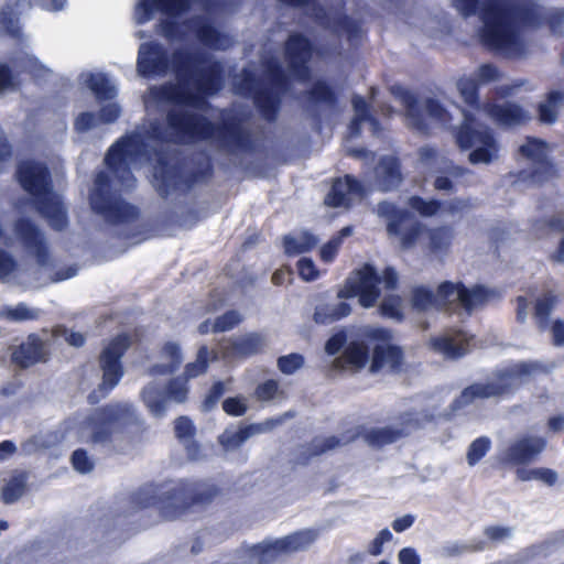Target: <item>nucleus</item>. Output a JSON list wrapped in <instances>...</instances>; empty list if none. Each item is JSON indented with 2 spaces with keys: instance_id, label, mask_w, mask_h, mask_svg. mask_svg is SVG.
<instances>
[{
  "instance_id": "obj_1",
  "label": "nucleus",
  "mask_w": 564,
  "mask_h": 564,
  "mask_svg": "<svg viewBox=\"0 0 564 564\" xmlns=\"http://www.w3.org/2000/svg\"><path fill=\"white\" fill-rule=\"evenodd\" d=\"M172 65L177 84L151 88L144 97L149 111L173 107L167 115L166 129L162 131L156 123H151L150 128L142 127L113 144L105 159L108 169L126 188L134 184L130 170L150 161V149L158 155L155 147L159 141L189 143L196 140H219L225 134L223 129L208 122L205 117L189 111V108L203 109V95L219 89L220 66L210 59H200L184 52L174 54Z\"/></svg>"
},
{
  "instance_id": "obj_2",
  "label": "nucleus",
  "mask_w": 564,
  "mask_h": 564,
  "mask_svg": "<svg viewBox=\"0 0 564 564\" xmlns=\"http://www.w3.org/2000/svg\"><path fill=\"white\" fill-rule=\"evenodd\" d=\"M400 99L406 110L408 124L417 130L424 131L431 124L453 127L454 119L462 118L463 122L455 132V140L460 149H473L469 154L471 164H490L498 160L500 152V145L491 131L479 122L480 113L489 117L498 126L508 128L525 124L532 119L528 109L510 101L487 102L481 107H475L474 112H465L453 102L444 105L434 98L419 101L408 90L400 93Z\"/></svg>"
},
{
  "instance_id": "obj_3",
  "label": "nucleus",
  "mask_w": 564,
  "mask_h": 564,
  "mask_svg": "<svg viewBox=\"0 0 564 564\" xmlns=\"http://www.w3.org/2000/svg\"><path fill=\"white\" fill-rule=\"evenodd\" d=\"M131 414L132 406L128 403L110 404L91 414H79L65 422V433L61 437L51 433L34 435L22 444V451L33 454L61 441L106 444Z\"/></svg>"
},
{
  "instance_id": "obj_4",
  "label": "nucleus",
  "mask_w": 564,
  "mask_h": 564,
  "mask_svg": "<svg viewBox=\"0 0 564 564\" xmlns=\"http://www.w3.org/2000/svg\"><path fill=\"white\" fill-rule=\"evenodd\" d=\"M191 8L189 0H138L134 9V21L143 24L153 19L154 10L164 15L161 22L162 34L171 41L196 37L210 48L225 50L231 41L218 33L205 19L187 22L183 19Z\"/></svg>"
},
{
  "instance_id": "obj_5",
  "label": "nucleus",
  "mask_w": 564,
  "mask_h": 564,
  "mask_svg": "<svg viewBox=\"0 0 564 564\" xmlns=\"http://www.w3.org/2000/svg\"><path fill=\"white\" fill-rule=\"evenodd\" d=\"M452 3L464 17L479 15L482 22L479 36L487 46L509 55L520 53L513 18L502 0H452Z\"/></svg>"
},
{
  "instance_id": "obj_6",
  "label": "nucleus",
  "mask_w": 564,
  "mask_h": 564,
  "mask_svg": "<svg viewBox=\"0 0 564 564\" xmlns=\"http://www.w3.org/2000/svg\"><path fill=\"white\" fill-rule=\"evenodd\" d=\"M390 340L391 333L388 329L366 326L360 330L359 338L350 341L343 356L334 360V367L340 370L360 369L368 359L371 345L373 354L370 371L375 373L383 369L397 370L402 364L403 354Z\"/></svg>"
},
{
  "instance_id": "obj_7",
  "label": "nucleus",
  "mask_w": 564,
  "mask_h": 564,
  "mask_svg": "<svg viewBox=\"0 0 564 564\" xmlns=\"http://www.w3.org/2000/svg\"><path fill=\"white\" fill-rule=\"evenodd\" d=\"M23 189L31 196L32 204L56 230L67 226L66 209L61 196L52 191L47 169L37 162H22L17 171Z\"/></svg>"
},
{
  "instance_id": "obj_8",
  "label": "nucleus",
  "mask_w": 564,
  "mask_h": 564,
  "mask_svg": "<svg viewBox=\"0 0 564 564\" xmlns=\"http://www.w3.org/2000/svg\"><path fill=\"white\" fill-rule=\"evenodd\" d=\"M546 371L540 362H520L495 372L485 382L474 383L464 389L454 400V411L460 410L478 400L506 397L514 392L530 377Z\"/></svg>"
},
{
  "instance_id": "obj_9",
  "label": "nucleus",
  "mask_w": 564,
  "mask_h": 564,
  "mask_svg": "<svg viewBox=\"0 0 564 564\" xmlns=\"http://www.w3.org/2000/svg\"><path fill=\"white\" fill-rule=\"evenodd\" d=\"M395 284L397 273L393 269L388 268L380 275L372 265L365 264L349 275L344 288L338 291L337 297L339 300L358 297L359 304L369 308L377 303L381 294V285L390 290Z\"/></svg>"
},
{
  "instance_id": "obj_10",
  "label": "nucleus",
  "mask_w": 564,
  "mask_h": 564,
  "mask_svg": "<svg viewBox=\"0 0 564 564\" xmlns=\"http://www.w3.org/2000/svg\"><path fill=\"white\" fill-rule=\"evenodd\" d=\"M489 291L482 286L466 289L460 283L443 282L436 293L438 308H463L470 314L489 299Z\"/></svg>"
},
{
  "instance_id": "obj_11",
  "label": "nucleus",
  "mask_w": 564,
  "mask_h": 564,
  "mask_svg": "<svg viewBox=\"0 0 564 564\" xmlns=\"http://www.w3.org/2000/svg\"><path fill=\"white\" fill-rule=\"evenodd\" d=\"M129 346L130 338L127 335H118L102 349L99 360L102 371V381L98 390L100 395H105L119 383L123 375L120 358Z\"/></svg>"
},
{
  "instance_id": "obj_12",
  "label": "nucleus",
  "mask_w": 564,
  "mask_h": 564,
  "mask_svg": "<svg viewBox=\"0 0 564 564\" xmlns=\"http://www.w3.org/2000/svg\"><path fill=\"white\" fill-rule=\"evenodd\" d=\"M378 214L379 216L386 217L388 219V234L390 236H397L399 239V245L402 249L413 248L422 231L425 229L424 226L416 223L411 228L404 230L401 228L405 218H408V213L401 209H398L391 203H381L378 205Z\"/></svg>"
},
{
  "instance_id": "obj_13",
  "label": "nucleus",
  "mask_w": 564,
  "mask_h": 564,
  "mask_svg": "<svg viewBox=\"0 0 564 564\" xmlns=\"http://www.w3.org/2000/svg\"><path fill=\"white\" fill-rule=\"evenodd\" d=\"M546 442L536 435H522L512 440L499 455L502 463L525 465L534 460L545 448Z\"/></svg>"
},
{
  "instance_id": "obj_14",
  "label": "nucleus",
  "mask_w": 564,
  "mask_h": 564,
  "mask_svg": "<svg viewBox=\"0 0 564 564\" xmlns=\"http://www.w3.org/2000/svg\"><path fill=\"white\" fill-rule=\"evenodd\" d=\"M109 178L105 172H100L95 180V187L90 195V204L95 212L104 215L109 221H120L126 213L132 210L127 204L112 200L106 192Z\"/></svg>"
},
{
  "instance_id": "obj_15",
  "label": "nucleus",
  "mask_w": 564,
  "mask_h": 564,
  "mask_svg": "<svg viewBox=\"0 0 564 564\" xmlns=\"http://www.w3.org/2000/svg\"><path fill=\"white\" fill-rule=\"evenodd\" d=\"M281 422L282 419L279 417L268 419L263 422L246 426H230L219 435V444L221 445L225 452L236 451L250 437L268 433L272 431Z\"/></svg>"
},
{
  "instance_id": "obj_16",
  "label": "nucleus",
  "mask_w": 564,
  "mask_h": 564,
  "mask_svg": "<svg viewBox=\"0 0 564 564\" xmlns=\"http://www.w3.org/2000/svg\"><path fill=\"white\" fill-rule=\"evenodd\" d=\"M409 206L423 217H432L435 215L441 216H456L463 214L468 209L469 204L464 199H449L444 203H438L433 199H423L413 196L409 199Z\"/></svg>"
},
{
  "instance_id": "obj_17",
  "label": "nucleus",
  "mask_w": 564,
  "mask_h": 564,
  "mask_svg": "<svg viewBox=\"0 0 564 564\" xmlns=\"http://www.w3.org/2000/svg\"><path fill=\"white\" fill-rule=\"evenodd\" d=\"M48 334L44 338L37 335H30L12 354L13 361L22 368H26L39 361H44L48 349Z\"/></svg>"
},
{
  "instance_id": "obj_18",
  "label": "nucleus",
  "mask_w": 564,
  "mask_h": 564,
  "mask_svg": "<svg viewBox=\"0 0 564 564\" xmlns=\"http://www.w3.org/2000/svg\"><path fill=\"white\" fill-rule=\"evenodd\" d=\"M15 236L28 252L35 256L39 264L44 265L46 263L48 257L47 246L43 235L33 224L26 220H20L15 225Z\"/></svg>"
},
{
  "instance_id": "obj_19",
  "label": "nucleus",
  "mask_w": 564,
  "mask_h": 564,
  "mask_svg": "<svg viewBox=\"0 0 564 564\" xmlns=\"http://www.w3.org/2000/svg\"><path fill=\"white\" fill-rule=\"evenodd\" d=\"M264 346L261 335L250 333L231 337L220 345V352L225 359L248 357L257 354Z\"/></svg>"
},
{
  "instance_id": "obj_20",
  "label": "nucleus",
  "mask_w": 564,
  "mask_h": 564,
  "mask_svg": "<svg viewBox=\"0 0 564 564\" xmlns=\"http://www.w3.org/2000/svg\"><path fill=\"white\" fill-rule=\"evenodd\" d=\"M167 61L159 44H141L138 52L137 70L141 76L160 75L167 69Z\"/></svg>"
},
{
  "instance_id": "obj_21",
  "label": "nucleus",
  "mask_w": 564,
  "mask_h": 564,
  "mask_svg": "<svg viewBox=\"0 0 564 564\" xmlns=\"http://www.w3.org/2000/svg\"><path fill=\"white\" fill-rule=\"evenodd\" d=\"M473 337L462 332H447L438 337L431 339V346L434 351L443 355L445 358H458L467 354Z\"/></svg>"
},
{
  "instance_id": "obj_22",
  "label": "nucleus",
  "mask_w": 564,
  "mask_h": 564,
  "mask_svg": "<svg viewBox=\"0 0 564 564\" xmlns=\"http://www.w3.org/2000/svg\"><path fill=\"white\" fill-rule=\"evenodd\" d=\"M286 55L292 74L300 79H305L308 76L305 64L312 55L308 41L297 34L291 35L286 43Z\"/></svg>"
},
{
  "instance_id": "obj_23",
  "label": "nucleus",
  "mask_w": 564,
  "mask_h": 564,
  "mask_svg": "<svg viewBox=\"0 0 564 564\" xmlns=\"http://www.w3.org/2000/svg\"><path fill=\"white\" fill-rule=\"evenodd\" d=\"M362 186L351 176L347 175L344 180H336L330 192L325 198L328 206H348L352 200L362 196Z\"/></svg>"
},
{
  "instance_id": "obj_24",
  "label": "nucleus",
  "mask_w": 564,
  "mask_h": 564,
  "mask_svg": "<svg viewBox=\"0 0 564 564\" xmlns=\"http://www.w3.org/2000/svg\"><path fill=\"white\" fill-rule=\"evenodd\" d=\"M186 491L181 488H171L162 491L159 500L147 501L144 507L158 505L165 519L173 520L178 518L186 507Z\"/></svg>"
},
{
  "instance_id": "obj_25",
  "label": "nucleus",
  "mask_w": 564,
  "mask_h": 564,
  "mask_svg": "<svg viewBox=\"0 0 564 564\" xmlns=\"http://www.w3.org/2000/svg\"><path fill=\"white\" fill-rule=\"evenodd\" d=\"M454 238L455 230L449 226L429 228L425 248L432 257L443 260L449 253Z\"/></svg>"
},
{
  "instance_id": "obj_26",
  "label": "nucleus",
  "mask_w": 564,
  "mask_h": 564,
  "mask_svg": "<svg viewBox=\"0 0 564 564\" xmlns=\"http://www.w3.org/2000/svg\"><path fill=\"white\" fill-rule=\"evenodd\" d=\"M141 400L151 415L162 417L167 410V395L159 381H151L140 392Z\"/></svg>"
},
{
  "instance_id": "obj_27",
  "label": "nucleus",
  "mask_w": 564,
  "mask_h": 564,
  "mask_svg": "<svg viewBox=\"0 0 564 564\" xmlns=\"http://www.w3.org/2000/svg\"><path fill=\"white\" fill-rule=\"evenodd\" d=\"M318 534L315 529H303L278 539V547L283 551L285 556L305 551L316 541Z\"/></svg>"
},
{
  "instance_id": "obj_28",
  "label": "nucleus",
  "mask_w": 564,
  "mask_h": 564,
  "mask_svg": "<svg viewBox=\"0 0 564 564\" xmlns=\"http://www.w3.org/2000/svg\"><path fill=\"white\" fill-rule=\"evenodd\" d=\"M564 107V91H550L536 106L538 120L542 124H554Z\"/></svg>"
},
{
  "instance_id": "obj_29",
  "label": "nucleus",
  "mask_w": 564,
  "mask_h": 564,
  "mask_svg": "<svg viewBox=\"0 0 564 564\" xmlns=\"http://www.w3.org/2000/svg\"><path fill=\"white\" fill-rule=\"evenodd\" d=\"M183 361V355L176 343H165L160 351V362L154 365L151 375H167L174 372Z\"/></svg>"
},
{
  "instance_id": "obj_30",
  "label": "nucleus",
  "mask_w": 564,
  "mask_h": 564,
  "mask_svg": "<svg viewBox=\"0 0 564 564\" xmlns=\"http://www.w3.org/2000/svg\"><path fill=\"white\" fill-rule=\"evenodd\" d=\"M80 83L88 87L99 100L111 99L117 93L115 83L102 73H83Z\"/></svg>"
},
{
  "instance_id": "obj_31",
  "label": "nucleus",
  "mask_w": 564,
  "mask_h": 564,
  "mask_svg": "<svg viewBox=\"0 0 564 564\" xmlns=\"http://www.w3.org/2000/svg\"><path fill=\"white\" fill-rule=\"evenodd\" d=\"M377 186L382 191H389L399 185L401 173L394 158H384L376 167Z\"/></svg>"
},
{
  "instance_id": "obj_32",
  "label": "nucleus",
  "mask_w": 564,
  "mask_h": 564,
  "mask_svg": "<svg viewBox=\"0 0 564 564\" xmlns=\"http://www.w3.org/2000/svg\"><path fill=\"white\" fill-rule=\"evenodd\" d=\"M350 312L349 304L343 301L322 303L316 306L314 321L318 324H330L349 315Z\"/></svg>"
},
{
  "instance_id": "obj_33",
  "label": "nucleus",
  "mask_w": 564,
  "mask_h": 564,
  "mask_svg": "<svg viewBox=\"0 0 564 564\" xmlns=\"http://www.w3.org/2000/svg\"><path fill=\"white\" fill-rule=\"evenodd\" d=\"M42 315V311L37 307L29 306L25 303L17 305L4 306L0 310V318L13 323H22L36 321Z\"/></svg>"
},
{
  "instance_id": "obj_34",
  "label": "nucleus",
  "mask_w": 564,
  "mask_h": 564,
  "mask_svg": "<svg viewBox=\"0 0 564 564\" xmlns=\"http://www.w3.org/2000/svg\"><path fill=\"white\" fill-rule=\"evenodd\" d=\"M519 152L533 163H544L551 152V147L538 138H527L520 145Z\"/></svg>"
},
{
  "instance_id": "obj_35",
  "label": "nucleus",
  "mask_w": 564,
  "mask_h": 564,
  "mask_svg": "<svg viewBox=\"0 0 564 564\" xmlns=\"http://www.w3.org/2000/svg\"><path fill=\"white\" fill-rule=\"evenodd\" d=\"M317 238L307 231H299L285 237L284 248L288 254L295 256L308 252L317 245Z\"/></svg>"
},
{
  "instance_id": "obj_36",
  "label": "nucleus",
  "mask_w": 564,
  "mask_h": 564,
  "mask_svg": "<svg viewBox=\"0 0 564 564\" xmlns=\"http://www.w3.org/2000/svg\"><path fill=\"white\" fill-rule=\"evenodd\" d=\"M158 161L159 165L154 167L153 173V185L161 195H167L170 188L176 185L175 173L164 165L161 158Z\"/></svg>"
},
{
  "instance_id": "obj_37",
  "label": "nucleus",
  "mask_w": 564,
  "mask_h": 564,
  "mask_svg": "<svg viewBox=\"0 0 564 564\" xmlns=\"http://www.w3.org/2000/svg\"><path fill=\"white\" fill-rule=\"evenodd\" d=\"M410 432V427L402 431L392 427L371 430L366 434V441L372 446H382L394 442L401 434Z\"/></svg>"
},
{
  "instance_id": "obj_38",
  "label": "nucleus",
  "mask_w": 564,
  "mask_h": 564,
  "mask_svg": "<svg viewBox=\"0 0 564 564\" xmlns=\"http://www.w3.org/2000/svg\"><path fill=\"white\" fill-rule=\"evenodd\" d=\"M216 355L209 351L206 346L200 347L197 358L194 362L186 365L184 376L186 379L195 378L204 373L207 369L209 360H214Z\"/></svg>"
},
{
  "instance_id": "obj_39",
  "label": "nucleus",
  "mask_w": 564,
  "mask_h": 564,
  "mask_svg": "<svg viewBox=\"0 0 564 564\" xmlns=\"http://www.w3.org/2000/svg\"><path fill=\"white\" fill-rule=\"evenodd\" d=\"M26 477L23 474L13 476L2 489V500L6 503H13L20 499L25 490Z\"/></svg>"
},
{
  "instance_id": "obj_40",
  "label": "nucleus",
  "mask_w": 564,
  "mask_h": 564,
  "mask_svg": "<svg viewBox=\"0 0 564 564\" xmlns=\"http://www.w3.org/2000/svg\"><path fill=\"white\" fill-rule=\"evenodd\" d=\"M175 433L176 436L184 443L187 448L188 454L192 458H197L195 454L196 444L191 441V437L194 433V426L191 420L187 417H180L175 422Z\"/></svg>"
},
{
  "instance_id": "obj_41",
  "label": "nucleus",
  "mask_w": 564,
  "mask_h": 564,
  "mask_svg": "<svg viewBox=\"0 0 564 564\" xmlns=\"http://www.w3.org/2000/svg\"><path fill=\"white\" fill-rule=\"evenodd\" d=\"M352 106H354V110H355V118L352 119L351 124H350V133L352 135L358 134L359 130H360V124L366 120H369L373 130H376L377 121L371 118H368L367 104H366L365 99L362 97H358V96L355 97L352 99Z\"/></svg>"
},
{
  "instance_id": "obj_42",
  "label": "nucleus",
  "mask_w": 564,
  "mask_h": 564,
  "mask_svg": "<svg viewBox=\"0 0 564 564\" xmlns=\"http://www.w3.org/2000/svg\"><path fill=\"white\" fill-rule=\"evenodd\" d=\"M412 305L417 311L438 308L436 294L425 288H417L413 291Z\"/></svg>"
},
{
  "instance_id": "obj_43",
  "label": "nucleus",
  "mask_w": 564,
  "mask_h": 564,
  "mask_svg": "<svg viewBox=\"0 0 564 564\" xmlns=\"http://www.w3.org/2000/svg\"><path fill=\"white\" fill-rule=\"evenodd\" d=\"M556 302L557 297L552 293H546L536 301L535 316L541 328H544L546 326V319L550 313L552 312L553 307L555 306Z\"/></svg>"
},
{
  "instance_id": "obj_44",
  "label": "nucleus",
  "mask_w": 564,
  "mask_h": 564,
  "mask_svg": "<svg viewBox=\"0 0 564 564\" xmlns=\"http://www.w3.org/2000/svg\"><path fill=\"white\" fill-rule=\"evenodd\" d=\"M186 378L177 377L172 379L167 384L163 386L167 399L177 403H182L187 398Z\"/></svg>"
},
{
  "instance_id": "obj_45",
  "label": "nucleus",
  "mask_w": 564,
  "mask_h": 564,
  "mask_svg": "<svg viewBox=\"0 0 564 564\" xmlns=\"http://www.w3.org/2000/svg\"><path fill=\"white\" fill-rule=\"evenodd\" d=\"M456 86L465 102L475 106L477 102V88L479 86L476 78L474 76L462 77L458 79Z\"/></svg>"
},
{
  "instance_id": "obj_46",
  "label": "nucleus",
  "mask_w": 564,
  "mask_h": 564,
  "mask_svg": "<svg viewBox=\"0 0 564 564\" xmlns=\"http://www.w3.org/2000/svg\"><path fill=\"white\" fill-rule=\"evenodd\" d=\"M380 312L382 315L393 318L397 321L403 317V304L402 300L397 295H388L383 299L380 305Z\"/></svg>"
},
{
  "instance_id": "obj_47",
  "label": "nucleus",
  "mask_w": 564,
  "mask_h": 564,
  "mask_svg": "<svg viewBox=\"0 0 564 564\" xmlns=\"http://www.w3.org/2000/svg\"><path fill=\"white\" fill-rule=\"evenodd\" d=\"M490 440L487 437H479L475 440L468 447L467 462L469 466L476 465L489 451Z\"/></svg>"
},
{
  "instance_id": "obj_48",
  "label": "nucleus",
  "mask_w": 564,
  "mask_h": 564,
  "mask_svg": "<svg viewBox=\"0 0 564 564\" xmlns=\"http://www.w3.org/2000/svg\"><path fill=\"white\" fill-rule=\"evenodd\" d=\"M479 85L501 82L503 75L491 64L479 66L473 74Z\"/></svg>"
},
{
  "instance_id": "obj_49",
  "label": "nucleus",
  "mask_w": 564,
  "mask_h": 564,
  "mask_svg": "<svg viewBox=\"0 0 564 564\" xmlns=\"http://www.w3.org/2000/svg\"><path fill=\"white\" fill-rule=\"evenodd\" d=\"M521 89L531 91L534 90V86L531 85L527 79H513L510 83L500 84L496 87V93L502 97H509L518 94Z\"/></svg>"
},
{
  "instance_id": "obj_50",
  "label": "nucleus",
  "mask_w": 564,
  "mask_h": 564,
  "mask_svg": "<svg viewBox=\"0 0 564 564\" xmlns=\"http://www.w3.org/2000/svg\"><path fill=\"white\" fill-rule=\"evenodd\" d=\"M303 364L304 359L299 354H290L278 359V368L284 375H293Z\"/></svg>"
},
{
  "instance_id": "obj_51",
  "label": "nucleus",
  "mask_w": 564,
  "mask_h": 564,
  "mask_svg": "<svg viewBox=\"0 0 564 564\" xmlns=\"http://www.w3.org/2000/svg\"><path fill=\"white\" fill-rule=\"evenodd\" d=\"M261 549L263 551L262 562L263 564H273L280 558L284 557V553L280 547H278V539L273 541H265L261 543Z\"/></svg>"
},
{
  "instance_id": "obj_52",
  "label": "nucleus",
  "mask_w": 564,
  "mask_h": 564,
  "mask_svg": "<svg viewBox=\"0 0 564 564\" xmlns=\"http://www.w3.org/2000/svg\"><path fill=\"white\" fill-rule=\"evenodd\" d=\"M247 399L243 397L228 398L223 402L224 411L232 416L243 415L247 411Z\"/></svg>"
},
{
  "instance_id": "obj_53",
  "label": "nucleus",
  "mask_w": 564,
  "mask_h": 564,
  "mask_svg": "<svg viewBox=\"0 0 564 564\" xmlns=\"http://www.w3.org/2000/svg\"><path fill=\"white\" fill-rule=\"evenodd\" d=\"M444 164L443 160L435 151V149L430 147H424L420 150V165L421 169L427 170L437 167L438 165Z\"/></svg>"
},
{
  "instance_id": "obj_54",
  "label": "nucleus",
  "mask_w": 564,
  "mask_h": 564,
  "mask_svg": "<svg viewBox=\"0 0 564 564\" xmlns=\"http://www.w3.org/2000/svg\"><path fill=\"white\" fill-rule=\"evenodd\" d=\"M240 321L241 316L237 312L231 311L216 318L213 323V329L215 332H226L235 327Z\"/></svg>"
},
{
  "instance_id": "obj_55",
  "label": "nucleus",
  "mask_w": 564,
  "mask_h": 564,
  "mask_svg": "<svg viewBox=\"0 0 564 564\" xmlns=\"http://www.w3.org/2000/svg\"><path fill=\"white\" fill-rule=\"evenodd\" d=\"M72 464L74 468L82 474L91 471L94 467L93 459L83 449H77L74 452L72 456Z\"/></svg>"
},
{
  "instance_id": "obj_56",
  "label": "nucleus",
  "mask_w": 564,
  "mask_h": 564,
  "mask_svg": "<svg viewBox=\"0 0 564 564\" xmlns=\"http://www.w3.org/2000/svg\"><path fill=\"white\" fill-rule=\"evenodd\" d=\"M279 383L276 380H267L256 389V395L261 401H269L279 394Z\"/></svg>"
},
{
  "instance_id": "obj_57",
  "label": "nucleus",
  "mask_w": 564,
  "mask_h": 564,
  "mask_svg": "<svg viewBox=\"0 0 564 564\" xmlns=\"http://www.w3.org/2000/svg\"><path fill=\"white\" fill-rule=\"evenodd\" d=\"M254 101L267 118L270 119L274 115L278 105L275 96L258 94L254 96Z\"/></svg>"
},
{
  "instance_id": "obj_58",
  "label": "nucleus",
  "mask_w": 564,
  "mask_h": 564,
  "mask_svg": "<svg viewBox=\"0 0 564 564\" xmlns=\"http://www.w3.org/2000/svg\"><path fill=\"white\" fill-rule=\"evenodd\" d=\"M99 118L91 112H83L75 120V129L77 132H87L99 123Z\"/></svg>"
},
{
  "instance_id": "obj_59",
  "label": "nucleus",
  "mask_w": 564,
  "mask_h": 564,
  "mask_svg": "<svg viewBox=\"0 0 564 564\" xmlns=\"http://www.w3.org/2000/svg\"><path fill=\"white\" fill-rule=\"evenodd\" d=\"M299 273L305 281H314L319 276V271L316 270L314 262L308 258H302L297 262Z\"/></svg>"
},
{
  "instance_id": "obj_60",
  "label": "nucleus",
  "mask_w": 564,
  "mask_h": 564,
  "mask_svg": "<svg viewBox=\"0 0 564 564\" xmlns=\"http://www.w3.org/2000/svg\"><path fill=\"white\" fill-rule=\"evenodd\" d=\"M393 535L388 529H382L369 544L368 552L373 556L380 555L383 544L391 541Z\"/></svg>"
},
{
  "instance_id": "obj_61",
  "label": "nucleus",
  "mask_w": 564,
  "mask_h": 564,
  "mask_svg": "<svg viewBox=\"0 0 564 564\" xmlns=\"http://www.w3.org/2000/svg\"><path fill=\"white\" fill-rule=\"evenodd\" d=\"M485 535L494 542H503L513 535V530L508 527H488Z\"/></svg>"
},
{
  "instance_id": "obj_62",
  "label": "nucleus",
  "mask_w": 564,
  "mask_h": 564,
  "mask_svg": "<svg viewBox=\"0 0 564 564\" xmlns=\"http://www.w3.org/2000/svg\"><path fill=\"white\" fill-rule=\"evenodd\" d=\"M23 67L29 70L33 76L41 77L50 73L37 58L26 55L23 62Z\"/></svg>"
},
{
  "instance_id": "obj_63",
  "label": "nucleus",
  "mask_w": 564,
  "mask_h": 564,
  "mask_svg": "<svg viewBox=\"0 0 564 564\" xmlns=\"http://www.w3.org/2000/svg\"><path fill=\"white\" fill-rule=\"evenodd\" d=\"M341 245V237L333 238L328 243L322 247L321 258L324 262H332Z\"/></svg>"
},
{
  "instance_id": "obj_64",
  "label": "nucleus",
  "mask_w": 564,
  "mask_h": 564,
  "mask_svg": "<svg viewBox=\"0 0 564 564\" xmlns=\"http://www.w3.org/2000/svg\"><path fill=\"white\" fill-rule=\"evenodd\" d=\"M261 544L250 546L242 551V564H263Z\"/></svg>"
}]
</instances>
